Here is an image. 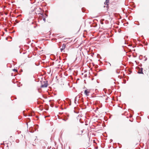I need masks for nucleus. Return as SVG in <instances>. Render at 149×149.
I'll return each instance as SVG.
<instances>
[{
    "label": "nucleus",
    "mask_w": 149,
    "mask_h": 149,
    "mask_svg": "<svg viewBox=\"0 0 149 149\" xmlns=\"http://www.w3.org/2000/svg\"><path fill=\"white\" fill-rule=\"evenodd\" d=\"M47 84L46 81L43 82L42 83L41 87L42 88L47 87Z\"/></svg>",
    "instance_id": "obj_1"
},
{
    "label": "nucleus",
    "mask_w": 149,
    "mask_h": 149,
    "mask_svg": "<svg viewBox=\"0 0 149 149\" xmlns=\"http://www.w3.org/2000/svg\"><path fill=\"white\" fill-rule=\"evenodd\" d=\"M13 71H15V72H17V69H14L13 70Z\"/></svg>",
    "instance_id": "obj_7"
},
{
    "label": "nucleus",
    "mask_w": 149,
    "mask_h": 149,
    "mask_svg": "<svg viewBox=\"0 0 149 149\" xmlns=\"http://www.w3.org/2000/svg\"><path fill=\"white\" fill-rule=\"evenodd\" d=\"M61 47V48L60 49L61 51V52H62L66 47V45L65 44H63Z\"/></svg>",
    "instance_id": "obj_2"
},
{
    "label": "nucleus",
    "mask_w": 149,
    "mask_h": 149,
    "mask_svg": "<svg viewBox=\"0 0 149 149\" xmlns=\"http://www.w3.org/2000/svg\"><path fill=\"white\" fill-rule=\"evenodd\" d=\"M43 20L45 22L46 20L45 18V17H43Z\"/></svg>",
    "instance_id": "obj_6"
},
{
    "label": "nucleus",
    "mask_w": 149,
    "mask_h": 149,
    "mask_svg": "<svg viewBox=\"0 0 149 149\" xmlns=\"http://www.w3.org/2000/svg\"><path fill=\"white\" fill-rule=\"evenodd\" d=\"M8 38H6V40H7Z\"/></svg>",
    "instance_id": "obj_8"
},
{
    "label": "nucleus",
    "mask_w": 149,
    "mask_h": 149,
    "mask_svg": "<svg viewBox=\"0 0 149 149\" xmlns=\"http://www.w3.org/2000/svg\"><path fill=\"white\" fill-rule=\"evenodd\" d=\"M83 132V131L82 130H81L79 132V134H82Z\"/></svg>",
    "instance_id": "obj_5"
},
{
    "label": "nucleus",
    "mask_w": 149,
    "mask_h": 149,
    "mask_svg": "<svg viewBox=\"0 0 149 149\" xmlns=\"http://www.w3.org/2000/svg\"><path fill=\"white\" fill-rule=\"evenodd\" d=\"M109 0H106L104 4L106 5H108V3H109Z\"/></svg>",
    "instance_id": "obj_4"
},
{
    "label": "nucleus",
    "mask_w": 149,
    "mask_h": 149,
    "mask_svg": "<svg viewBox=\"0 0 149 149\" xmlns=\"http://www.w3.org/2000/svg\"><path fill=\"white\" fill-rule=\"evenodd\" d=\"M84 93L86 96H88L90 93V91L88 90H85L84 91Z\"/></svg>",
    "instance_id": "obj_3"
}]
</instances>
